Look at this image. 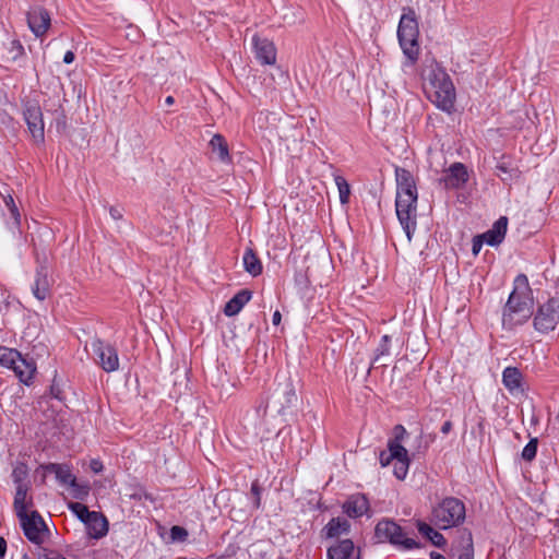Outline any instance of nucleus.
<instances>
[{"label":"nucleus","mask_w":559,"mask_h":559,"mask_svg":"<svg viewBox=\"0 0 559 559\" xmlns=\"http://www.w3.org/2000/svg\"><path fill=\"white\" fill-rule=\"evenodd\" d=\"M328 559H361L359 548H356L352 539L345 538L331 545L326 551Z\"/></svg>","instance_id":"obj_12"},{"label":"nucleus","mask_w":559,"mask_h":559,"mask_svg":"<svg viewBox=\"0 0 559 559\" xmlns=\"http://www.w3.org/2000/svg\"><path fill=\"white\" fill-rule=\"evenodd\" d=\"M522 382V372L516 367L504 368L502 372V383L511 394L523 391Z\"/></svg>","instance_id":"obj_22"},{"label":"nucleus","mask_w":559,"mask_h":559,"mask_svg":"<svg viewBox=\"0 0 559 559\" xmlns=\"http://www.w3.org/2000/svg\"><path fill=\"white\" fill-rule=\"evenodd\" d=\"M74 491V497L78 499H83L88 495L90 487L87 485H80L72 487Z\"/></svg>","instance_id":"obj_46"},{"label":"nucleus","mask_w":559,"mask_h":559,"mask_svg":"<svg viewBox=\"0 0 559 559\" xmlns=\"http://www.w3.org/2000/svg\"><path fill=\"white\" fill-rule=\"evenodd\" d=\"M465 519L464 503L454 497L444 498L431 512V522L440 530L460 525Z\"/></svg>","instance_id":"obj_4"},{"label":"nucleus","mask_w":559,"mask_h":559,"mask_svg":"<svg viewBox=\"0 0 559 559\" xmlns=\"http://www.w3.org/2000/svg\"><path fill=\"white\" fill-rule=\"evenodd\" d=\"M9 52L11 53V57L13 60L20 58L24 53V48L22 44L19 40H12L10 43V49Z\"/></svg>","instance_id":"obj_41"},{"label":"nucleus","mask_w":559,"mask_h":559,"mask_svg":"<svg viewBox=\"0 0 559 559\" xmlns=\"http://www.w3.org/2000/svg\"><path fill=\"white\" fill-rule=\"evenodd\" d=\"M273 402L278 405V413L294 406L297 402V394L290 380H286L277 384L273 395Z\"/></svg>","instance_id":"obj_11"},{"label":"nucleus","mask_w":559,"mask_h":559,"mask_svg":"<svg viewBox=\"0 0 559 559\" xmlns=\"http://www.w3.org/2000/svg\"><path fill=\"white\" fill-rule=\"evenodd\" d=\"M417 199L418 195H396L395 200L396 215L408 241L412 240L417 227Z\"/></svg>","instance_id":"obj_6"},{"label":"nucleus","mask_w":559,"mask_h":559,"mask_svg":"<svg viewBox=\"0 0 559 559\" xmlns=\"http://www.w3.org/2000/svg\"><path fill=\"white\" fill-rule=\"evenodd\" d=\"M507 229L508 218L506 216H501L493 223L490 229L478 236L488 246L496 247L499 246L504 240Z\"/></svg>","instance_id":"obj_17"},{"label":"nucleus","mask_w":559,"mask_h":559,"mask_svg":"<svg viewBox=\"0 0 559 559\" xmlns=\"http://www.w3.org/2000/svg\"><path fill=\"white\" fill-rule=\"evenodd\" d=\"M281 319H282V316H281V312L278 310H276L273 316H272V322L274 325H278L280 322H281Z\"/></svg>","instance_id":"obj_53"},{"label":"nucleus","mask_w":559,"mask_h":559,"mask_svg":"<svg viewBox=\"0 0 559 559\" xmlns=\"http://www.w3.org/2000/svg\"><path fill=\"white\" fill-rule=\"evenodd\" d=\"M21 353L13 348L0 347V365L13 369L16 365Z\"/></svg>","instance_id":"obj_35"},{"label":"nucleus","mask_w":559,"mask_h":559,"mask_svg":"<svg viewBox=\"0 0 559 559\" xmlns=\"http://www.w3.org/2000/svg\"><path fill=\"white\" fill-rule=\"evenodd\" d=\"M343 509L349 518H360L369 510V501L365 495H353L344 503Z\"/></svg>","instance_id":"obj_20"},{"label":"nucleus","mask_w":559,"mask_h":559,"mask_svg":"<svg viewBox=\"0 0 559 559\" xmlns=\"http://www.w3.org/2000/svg\"><path fill=\"white\" fill-rule=\"evenodd\" d=\"M28 488V485H20L15 490L13 507L17 518L27 513Z\"/></svg>","instance_id":"obj_31"},{"label":"nucleus","mask_w":559,"mask_h":559,"mask_svg":"<svg viewBox=\"0 0 559 559\" xmlns=\"http://www.w3.org/2000/svg\"><path fill=\"white\" fill-rule=\"evenodd\" d=\"M70 511L76 515V518L85 524V521L91 518L95 511H90L88 508L80 502H71L69 504Z\"/></svg>","instance_id":"obj_37"},{"label":"nucleus","mask_w":559,"mask_h":559,"mask_svg":"<svg viewBox=\"0 0 559 559\" xmlns=\"http://www.w3.org/2000/svg\"><path fill=\"white\" fill-rule=\"evenodd\" d=\"M538 440L532 438L522 450V459L526 462H532L536 457Z\"/></svg>","instance_id":"obj_39"},{"label":"nucleus","mask_w":559,"mask_h":559,"mask_svg":"<svg viewBox=\"0 0 559 559\" xmlns=\"http://www.w3.org/2000/svg\"><path fill=\"white\" fill-rule=\"evenodd\" d=\"M396 195H418L415 180L409 170L396 167Z\"/></svg>","instance_id":"obj_19"},{"label":"nucleus","mask_w":559,"mask_h":559,"mask_svg":"<svg viewBox=\"0 0 559 559\" xmlns=\"http://www.w3.org/2000/svg\"><path fill=\"white\" fill-rule=\"evenodd\" d=\"M452 558L454 559H474V546L472 536L462 538L457 545L452 548Z\"/></svg>","instance_id":"obj_27"},{"label":"nucleus","mask_w":559,"mask_h":559,"mask_svg":"<svg viewBox=\"0 0 559 559\" xmlns=\"http://www.w3.org/2000/svg\"><path fill=\"white\" fill-rule=\"evenodd\" d=\"M210 147L222 163H230L228 144L222 134H214L210 141Z\"/></svg>","instance_id":"obj_26"},{"label":"nucleus","mask_w":559,"mask_h":559,"mask_svg":"<svg viewBox=\"0 0 559 559\" xmlns=\"http://www.w3.org/2000/svg\"><path fill=\"white\" fill-rule=\"evenodd\" d=\"M374 538L378 543H389L401 550L420 548V543L407 537L403 528L392 520H381L374 528Z\"/></svg>","instance_id":"obj_5"},{"label":"nucleus","mask_w":559,"mask_h":559,"mask_svg":"<svg viewBox=\"0 0 559 559\" xmlns=\"http://www.w3.org/2000/svg\"><path fill=\"white\" fill-rule=\"evenodd\" d=\"M50 284L48 281V272L45 266H39L36 270L35 281L32 285L33 295L40 301L45 300L49 295Z\"/></svg>","instance_id":"obj_21"},{"label":"nucleus","mask_w":559,"mask_h":559,"mask_svg":"<svg viewBox=\"0 0 559 559\" xmlns=\"http://www.w3.org/2000/svg\"><path fill=\"white\" fill-rule=\"evenodd\" d=\"M335 183H336V187H337V190H338L341 203L342 204L348 203L349 194H350V188H349V185H348L347 180L344 177H342V176H336L335 177Z\"/></svg>","instance_id":"obj_38"},{"label":"nucleus","mask_w":559,"mask_h":559,"mask_svg":"<svg viewBox=\"0 0 559 559\" xmlns=\"http://www.w3.org/2000/svg\"><path fill=\"white\" fill-rule=\"evenodd\" d=\"M405 448L397 442H388V450L381 451L379 455V462L382 467H385L393 463L395 457L404 456Z\"/></svg>","instance_id":"obj_28"},{"label":"nucleus","mask_w":559,"mask_h":559,"mask_svg":"<svg viewBox=\"0 0 559 559\" xmlns=\"http://www.w3.org/2000/svg\"><path fill=\"white\" fill-rule=\"evenodd\" d=\"M452 428H453V424H452V421H451V420H447V421H444V423L442 424V426H441V429H440V430H441V432H442L443 435H448V433L452 430Z\"/></svg>","instance_id":"obj_49"},{"label":"nucleus","mask_w":559,"mask_h":559,"mask_svg":"<svg viewBox=\"0 0 559 559\" xmlns=\"http://www.w3.org/2000/svg\"><path fill=\"white\" fill-rule=\"evenodd\" d=\"M245 270L252 276H258L262 273V263L251 248H247L242 257Z\"/></svg>","instance_id":"obj_29"},{"label":"nucleus","mask_w":559,"mask_h":559,"mask_svg":"<svg viewBox=\"0 0 559 559\" xmlns=\"http://www.w3.org/2000/svg\"><path fill=\"white\" fill-rule=\"evenodd\" d=\"M109 214L110 216L115 219V221H118V219H121L122 218V213L119 209L117 207H110L109 209Z\"/></svg>","instance_id":"obj_48"},{"label":"nucleus","mask_w":559,"mask_h":559,"mask_svg":"<svg viewBox=\"0 0 559 559\" xmlns=\"http://www.w3.org/2000/svg\"><path fill=\"white\" fill-rule=\"evenodd\" d=\"M27 23L36 37L46 34L50 26V14L44 8H35L27 14Z\"/></svg>","instance_id":"obj_15"},{"label":"nucleus","mask_w":559,"mask_h":559,"mask_svg":"<svg viewBox=\"0 0 559 559\" xmlns=\"http://www.w3.org/2000/svg\"><path fill=\"white\" fill-rule=\"evenodd\" d=\"M533 314V296L528 278L519 274L514 278V288L510 294L502 313V325L513 330L524 324Z\"/></svg>","instance_id":"obj_1"},{"label":"nucleus","mask_w":559,"mask_h":559,"mask_svg":"<svg viewBox=\"0 0 559 559\" xmlns=\"http://www.w3.org/2000/svg\"><path fill=\"white\" fill-rule=\"evenodd\" d=\"M38 559H67V558L55 550L44 548L38 552Z\"/></svg>","instance_id":"obj_42"},{"label":"nucleus","mask_w":559,"mask_h":559,"mask_svg":"<svg viewBox=\"0 0 559 559\" xmlns=\"http://www.w3.org/2000/svg\"><path fill=\"white\" fill-rule=\"evenodd\" d=\"M390 342L391 337L389 335H383L381 337L380 344L376 350V356L373 358L374 362L379 361L382 356L390 355Z\"/></svg>","instance_id":"obj_40"},{"label":"nucleus","mask_w":559,"mask_h":559,"mask_svg":"<svg viewBox=\"0 0 559 559\" xmlns=\"http://www.w3.org/2000/svg\"><path fill=\"white\" fill-rule=\"evenodd\" d=\"M170 535L173 539L183 540L187 537L188 533L181 526H173L170 530Z\"/></svg>","instance_id":"obj_44"},{"label":"nucleus","mask_w":559,"mask_h":559,"mask_svg":"<svg viewBox=\"0 0 559 559\" xmlns=\"http://www.w3.org/2000/svg\"><path fill=\"white\" fill-rule=\"evenodd\" d=\"M468 180V173L462 163L452 164L441 178L445 189H459L462 188Z\"/></svg>","instance_id":"obj_14"},{"label":"nucleus","mask_w":559,"mask_h":559,"mask_svg":"<svg viewBox=\"0 0 559 559\" xmlns=\"http://www.w3.org/2000/svg\"><path fill=\"white\" fill-rule=\"evenodd\" d=\"M484 243L485 241H483L478 235L473 238L472 252L474 255H477L480 252Z\"/></svg>","instance_id":"obj_47"},{"label":"nucleus","mask_w":559,"mask_h":559,"mask_svg":"<svg viewBox=\"0 0 559 559\" xmlns=\"http://www.w3.org/2000/svg\"><path fill=\"white\" fill-rule=\"evenodd\" d=\"M394 438L389 440V442H397V444H402L404 437L406 436L407 431L402 425H396L394 427Z\"/></svg>","instance_id":"obj_43"},{"label":"nucleus","mask_w":559,"mask_h":559,"mask_svg":"<svg viewBox=\"0 0 559 559\" xmlns=\"http://www.w3.org/2000/svg\"><path fill=\"white\" fill-rule=\"evenodd\" d=\"M250 491L254 498V507L258 509L261 504V488L257 481L252 483Z\"/></svg>","instance_id":"obj_45"},{"label":"nucleus","mask_w":559,"mask_h":559,"mask_svg":"<svg viewBox=\"0 0 559 559\" xmlns=\"http://www.w3.org/2000/svg\"><path fill=\"white\" fill-rule=\"evenodd\" d=\"M430 559H447V558L439 552L432 551V552H430Z\"/></svg>","instance_id":"obj_54"},{"label":"nucleus","mask_w":559,"mask_h":559,"mask_svg":"<svg viewBox=\"0 0 559 559\" xmlns=\"http://www.w3.org/2000/svg\"><path fill=\"white\" fill-rule=\"evenodd\" d=\"M7 550V542L4 538L0 537V559H2L5 555Z\"/></svg>","instance_id":"obj_52"},{"label":"nucleus","mask_w":559,"mask_h":559,"mask_svg":"<svg viewBox=\"0 0 559 559\" xmlns=\"http://www.w3.org/2000/svg\"><path fill=\"white\" fill-rule=\"evenodd\" d=\"M428 98L441 110L450 112L454 107L455 88L450 75L438 63L429 67L425 76Z\"/></svg>","instance_id":"obj_2"},{"label":"nucleus","mask_w":559,"mask_h":559,"mask_svg":"<svg viewBox=\"0 0 559 559\" xmlns=\"http://www.w3.org/2000/svg\"><path fill=\"white\" fill-rule=\"evenodd\" d=\"M75 59V55L73 51L71 50H68L64 56H63V62L67 63V64H70L74 61Z\"/></svg>","instance_id":"obj_50"},{"label":"nucleus","mask_w":559,"mask_h":559,"mask_svg":"<svg viewBox=\"0 0 559 559\" xmlns=\"http://www.w3.org/2000/svg\"><path fill=\"white\" fill-rule=\"evenodd\" d=\"M174 103H175V98H174L173 96H167V97L165 98V104H166L167 106H171V105H174Z\"/></svg>","instance_id":"obj_55"},{"label":"nucleus","mask_w":559,"mask_h":559,"mask_svg":"<svg viewBox=\"0 0 559 559\" xmlns=\"http://www.w3.org/2000/svg\"><path fill=\"white\" fill-rule=\"evenodd\" d=\"M419 28L416 13L411 8L403 9V14L397 26V39L408 64L416 63L419 57Z\"/></svg>","instance_id":"obj_3"},{"label":"nucleus","mask_w":559,"mask_h":559,"mask_svg":"<svg viewBox=\"0 0 559 559\" xmlns=\"http://www.w3.org/2000/svg\"><path fill=\"white\" fill-rule=\"evenodd\" d=\"M24 120L35 143L45 141V123L40 107L35 103H29L23 111Z\"/></svg>","instance_id":"obj_10"},{"label":"nucleus","mask_w":559,"mask_h":559,"mask_svg":"<svg viewBox=\"0 0 559 559\" xmlns=\"http://www.w3.org/2000/svg\"><path fill=\"white\" fill-rule=\"evenodd\" d=\"M350 524L344 518H333L324 526L323 532L326 538H335L349 533Z\"/></svg>","instance_id":"obj_24"},{"label":"nucleus","mask_w":559,"mask_h":559,"mask_svg":"<svg viewBox=\"0 0 559 559\" xmlns=\"http://www.w3.org/2000/svg\"><path fill=\"white\" fill-rule=\"evenodd\" d=\"M48 468L55 473L56 478L61 484L70 485L71 487L78 486L76 478L71 473L69 466L60 464H50Z\"/></svg>","instance_id":"obj_32"},{"label":"nucleus","mask_w":559,"mask_h":559,"mask_svg":"<svg viewBox=\"0 0 559 559\" xmlns=\"http://www.w3.org/2000/svg\"><path fill=\"white\" fill-rule=\"evenodd\" d=\"M91 468L94 473H100L103 471V464L99 461L93 460L91 462Z\"/></svg>","instance_id":"obj_51"},{"label":"nucleus","mask_w":559,"mask_h":559,"mask_svg":"<svg viewBox=\"0 0 559 559\" xmlns=\"http://www.w3.org/2000/svg\"><path fill=\"white\" fill-rule=\"evenodd\" d=\"M86 532L90 538L100 539L105 537L109 530V523L107 518L100 513L95 511L91 518L85 521Z\"/></svg>","instance_id":"obj_18"},{"label":"nucleus","mask_w":559,"mask_h":559,"mask_svg":"<svg viewBox=\"0 0 559 559\" xmlns=\"http://www.w3.org/2000/svg\"><path fill=\"white\" fill-rule=\"evenodd\" d=\"M12 370L19 377L20 381L28 384L36 371V365L32 359L28 360L21 355Z\"/></svg>","instance_id":"obj_25"},{"label":"nucleus","mask_w":559,"mask_h":559,"mask_svg":"<svg viewBox=\"0 0 559 559\" xmlns=\"http://www.w3.org/2000/svg\"><path fill=\"white\" fill-rule=\"evenodd\" d=\"M252 297V293L248 289L239 290L231 299H229L225 307L224 313L227 317H233L238 314L241 309L247 305Z\"/></svg>","instance_id":"obj_23"},{"label":"nucleus","mask_w":559,"mask_h":559,"mask_svg":"<svg viewBox=\"0 0 559 559\" xmlns=\"http://www.w3.org/2000/svg\"><path fill=\"white\" fill-rule=\"evenodd\" d=\"M255 59L261 64L272 66L276 62V48L267 38L258 35L252 37Z\"/></svg>","instance_id":"obj_13"},{"label":"nucleus","mask_w":559,"mask_h":559,"mask_svg":"<svg viewBox=\"0 0 559 559\" xmlns=\"http://www.w3.org/2000/svg\"><path fill=\"white\" fill-rule=\"evenodd\" d=\"M393 473L397 479H404L407 476L409 468L408 451L405 449L404 456L395 457L393 460Z\"/></svg>","instance_id":"obj_34"},{"label":"nucleus","mask_w":559,"mask_h":559,"mask_svg":"<svg viewBox=\"0 0 559 559\" xmlns=\"http://www.w3.org/2000/svg\"><path fill=\"white\" fill-rule=\"evenodd\" d=\"M28 469L27 466L23 463L17 464L12 472V478L15 484V487L20 485H28L27 483Z\"/></svg>","instance_id":"obj_36"},{"label":"nucleus","mask_w":559,"mask_h":559,"mask_svg":"<svg viewBox=\"0 0 559 559\" xmlns=\"http://www.w3.org/2000/svg\"><path fill=\"white\" fill-rule=\"evenodd\" d=\"M93 360L105 372H114L119 369V356L115 346L95 337L90 343Z\"/></svg>","instance_id":"obj_8"},{"label":"nucleus","mask_w":559,"mask_h":559,"mask_svg":"<svg viewBox=\"0 0 559 559\" xmlns=\"http://www.w3.org/2000/svg\"><path fill=\"white\" fill-rule=\"evenodd\" d=\"M19 520L24 535L33 544L40 545L48 538L49 530L37 511L19 516Z\"/></svg>","instance_id":"obj_9"},{"label":"nucleus","mask_w":559,"mask_h":559,"mask_svg":"<svg viewBox=\"0 0 559 559\" xmlns=\"http://www.w3.org/2000/svg\"><path fill=\"white\" fill-rule=\"evenodd\" d=\"M533 323L539 333L554 331L559 323V297H552L538 306Z\"/></svg>","instance_id":"obj_7"},{"label":"nucleus","mask_w":559,"mask_h":559,"mask_svg":"<svg viewBox=\"0 0 559 559\" xmlns=\"http://www.w3.org/2000/svg\"><path fill=\"white\" fill-rule=\"evenodd\" d=\"M496 175L504 182L511 183L512 181L519 180L522 176V171L515 166L511 157L502 155L497 159Z\"/></svg>","instance_id":"obj_16"},{"label":"nucleus","mask_w":559,"mask_h":559,"mask_svg":"<svg viewBox=\"0 0 559 559\" xmlns=\"http://www.w3.org/2000/svg\"><path fill=\"white\" fill-rule=\"evenodd\" d=\"M417 528L419 533L426 536L436 547L442 548L447 545V539L444 536L438 531L433 530L429 524L418 522Z\"/></svg>","instance_id":"obj_30"},{"label":"nucleus","mask_w":559,"mask_h":559,"mask_svg":"<svg viewBox=\"0 0 559 559\" xmlns=\"http://www.w3.org/2000/svg\"><path fill=\"white\" fill-rule=\"evenodd\" d=\"M3 201L12 217V223H7L8 228L12 231L19 230L21 225V215L13 198L11 195H7L3 198Z\"/></svg>","instance_id":"obj_33"}]
</instances>
